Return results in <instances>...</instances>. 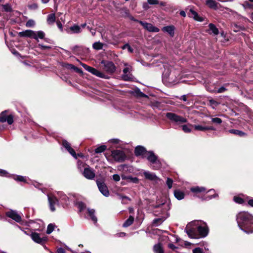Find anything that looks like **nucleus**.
Segmentation results:
<instances>
[{"instance_id": "4", "label": "nucleus", "mask_w": 253, "mask_h": 253, "mask_svg": "<svg viewBox=\"0 0 253 253\" xmlns=\"http://www.w3.org/2000/svg\"><path fill=\"white\" fill-rule=\"evenodd\" d=\"M19 35L22 37H30L33 38L38 41V39H43L45 36V34L42 31L37 32L32 30H25L19 33Z\"/></svg>"}, {"instance_id": "40", "label": "nucleus", "mask_w": 253, "mask_h": 253, "mask_svg": "<svg viewBox=\"0 0 253 253\" xmlns=\"http://www.w3.org/2000/svg\"><path fill=\"white\" fill-rule=\"evenodd\" d=\"M55 225L54 224L50 223L48 224L46 229V233L50 234L54 229Z\"/></svg>"}, {"instance_id": "60", "label": "nucleus", "mask_w": 253, "mask_h": 253, "mask_svg": "<svg viewBox=\"0 0 253 253\" xmlns=\"http://www.w3.org/2000/svg\"><path fill=\"white\" fill-rule=\"evenodd\" d=\"M57 253H65V250L62 248H59L57 250Z\"/></svg>"}, {"instance_id": "13", "label": "nucleus", "mask_w": 253, "mask_h": 253, "mask_svg": "<svg viewBox=\"0 0 253 253\" xmlns=\"http://www.w3.org/2000/svg\"><path fill=\"white\" fill-rule=\"evenodd\" d=\"M139 23L144 27V28L150 32L157 33L160 31L159 28L155 27L151 23H149L142 21H139Z\"/></svg>"}, {"instance_id": "64", "label": "nucleus", "mask_w": 253, "mask_h": 253, "mask_svg": "<svg viewBox=\"0 0 253 253\" xmlns=\"http://www.w3.org/2000/svg\"><path fill=\"white\" fill-rule=\"evenodd\" d=\"M248 204L251 206L253 207V200H250L248 201Z\"/></svg>"}, {"instance_id": "21", "label": "nucleus", "mask_w": 253, "mask_h": 253, "mask_svg": "<svg viewBox=\"0 0 253 253\" xmlns=\"http://www.w3.org/2000/svg\"><path fill=\"white\" fill-rule=\"evenodd\" d=\"M188 15L189 17L193 18L194 20L196 21L202 22L204 20L203 18L202 17H200L198 15V13L192 8L190 9Z\"/></svg>"}, {"instance_id": "19", "label": "nucleus", "mask_w": 253, "mask_h": 253, "mask_svg": "<svg viewBox=\"0 0 253 253\" xmlns=\"http://www.w3.org/2000/svg\"><path fill=\"white\" fill-rule=\"evenodd\" d=\"M206 4L210 8L216 10L219 8L220 5L214 0H206Z\"/></svg>"}, {"instance_id": "45", "label": "nucleus", "mask_w": 253, "mask_h": 253, "mask_svg": "<svg viewBox=\"0 0 253 253\" xmlns=\"http://www.w3.org/2000/svg\"><path fill=\"white\" fill-rule=\"evenodd\" d=\"M4 11L6 12H10L12 10L11 6L8 4L1 5Z\"/></svg>"}, {"instance_id": "36", "label": "nucleus", "mask_w": 253, "mask_h": 253, "mask_svg": "<svg viewBox=\"0 0 253 253\" xmlns=\"http://www.w3.org/2000/svg\"><path fill=\"white\" fill-rule=\"evenodd\" d=\"M229 132L240 136H243L245 134V133L242 131L234 129H230L229 130Z\"/></svg>"}, {"instance_id": "11", "label": "nucleus", "mask_w": 253, "mask_h": 253, "mask_svg": "<svg viewBox=\"0 0 253 253\" xmlns=\"http://www.w3.org/2000/svg\"><path fill=\"white\" fill-rule=\"evenodd\" d=\"M112 156L117 162H123L126 158L124 152L120 150H114L112 152Z\"/></svg>"}, {"instance_id": "23", "label": "nucleus", "mask_w": 253, "mask_h": 253, "mask_svg": "<svg viewBox=\"0 0 253 253\" xmlns=\"http://www.w3.org/2000/svg\"><path fill=\"white\" fill-rule=\"evenodd\" d=\"M174 30L175 27L172 25L165 26L162 28L163 32L168 33L171 37L174 36Z\"/></svg>"}, {"instance_id": "25", "label": "nucleus", "mask_w": 253, "mask_h": 253, "mask_svg": "<svg viewBox=\"0 0 253 253\" xmlns=\"http://www.w3.org/2000/svg\"><path fill=\"white\" fill-rule=\"evenodd\" d=\"M143 174L146 179L150 180H157L159 179L155 173L149 171H145Z\"/></svg>"}, {"instance_id": "17", "label": "nucleus", "mask_w": 253, "mask_h": 253, "mask_svg": "<svg viewBox=\"0 0 253 253\" xmlns=\"http://www.w3.org/2000/svg\"><path fill=\"white\" fill-rule=\"evenodd\" d=\"M31 236L34 242L39 244L44 243L47 241L46 237H41L40 234L36 232L32 233Z\"/></svg>"}, {"instance_id": "26", "label": "nucleus", "mask_w": 253, "mask_h": 253, "mask_svg": "<svg viewBox=\"0 0 253 253\" xmlns=\"http://www.w3.org/2000/svg\"><path fill=\"white\" fill-rule=\"evenodd\" d=\"M190 191L195 194H198L205 192L206 189L204 187L195 186L191 188Z\"/></svg>"}, {"instance_id": "58", "label": "nucleus", "mask_w": 253, "mask_h": 253, "mask_svg": "<svg viewBox=\"0 0 253 253\" xmlns=\"http://www.w3.org/2000/svg\"><path fill=\"white\" fill-rule=\"evenodd\" d=\"M226 90V89L225 88V87L221 86L218 89L217 92L218 93H222V92H224Z\"/></svg>"}, {"instance_id": "39", "label": "nucleus", "mask_w": 253, "mask_h": 253, "mask_svg": "<svg viewBox=\"0 0 253 253\" xmlns=\"http://www.w3.org/2000/svg\"><path fill=\"white\" fill-rule=\"evenodd\" d=\"M13 179L17 181L27 182L26 178L21 175H14Z\"/></svg>"}, {"instance_id": "22", "label": "nucleus", "mask_w": 253, "mask_h": 253, "mask_svg": "<svg viewBox=\"0 0 253 253\" xmlns=\"http://www.w3.org/2000/svg\"><path fill=\"white\" fill-rule=\"evenodd\" d=\"M209 29L207 32L209 34H212L214 36H216L219 34L218 29L216 28L214 24L210 23L209 25Z\"/></svg>"}, {"instance_id": "52", "label": "nucleus", "mask_w": 253, "mask_h": 253, "mask_svg": "<svg viewBox=\"0 0 253 253\" xmlns=\"http://www.w3.org/2000/svg\"><path fill=\"white\" fill-rule=\"evenodd\" d=\"M0 175L2 176H9V173L5 170L0 169Z\"/></svg>"}, {"instance_id": "34", "label": "nucleus", "mask_w": 253, "mask_h": 253, "mask_svg": "<svg viewBox=\"0 0 253 253\" xmlns=\"http://www.w3.org/2000/svg\"><path fill=\"white\" fill-rule=\"evenodd\" d=\"M56 20L55 14L54 13L49 14L47 16V22L49 24H53Z\"/></svg>"}, {"instance_id": "38", "label": "nucleus", "mask_w": 253, "mask_h": 253, "mask_svg": "<svg viewBox=\"0 0 253 253\" xmlns=\"http://www.w3.org/2000/svg\"><path fill=\"white\" fill-rule=\"evenodd\" d=\"M192 126L191 124L184 125L182 126V129L184 132L189 133L191 132V129L190 128V126Z\"/></svg>"}, {"instance_id": "41", "label": "nucleus", "mask_w": 253, "mask_h": 253, "mask_svg": "<svg viewBox=\"0 0 253 253\" xmlns=\"http://www.w3.org/2000/svg\"><path fill=\"white\" fill-rule=\"evenodd\" d=\"M106 149V146L105 145H101L95 149V153H100L104 152Z\"/></svg>"}, {"instance_id": "35", "label": "nucleus", "mask_w": 253, "mask_h": 253, "mask_svg": "<svg viewBox=\"0 0 253 253\" xmlns=\"http://www.w3.org/2000/svg\"><path fill=\"white\" fill-rule=\"evenodd\" d=\"M76 206L80 212H83L86 209V206L83 202H79L77 203Z\"/></svg>"}, {"instance_id": "43", "label": "nucleus", "mask_w": 253, "mask_h": 253, "mask_svg": "<svg viewBox=\"0 0 253 253\" xmlns=\"http://www.w3.org/2000/svg\"><path fill=\"white\" fill-rule=\"evenodd\" d=\"M60 20H61V21H60L59 20H57L56 21V24H57V26L58 27V28L61 31H62L63 30V26H62V24L61 22H63V23H64V22H65V18H64V17H61L60 18Z\"/></svg>"}, {"instance_id": "62", "label": "nucleus", "mask_w": 253, "mask_h": 253, "mask_svg": "<svg viewBox=\"0 0 253 253\" xmlns=\"http://www.w3.org/2000/svg\"><path fill=\"white\" fill-rule=\"evenodd\" d=\"M111 142L114 143H115V144H118L119 143L120 140L118 139H112L111 140Z\"/></svg>"}, {"instance_id": "29", "label": "nucleus", "mask_w": 253, "mask_h": 253, "mask_svg": "<svg viewBox=\"0 0 253 253\" xmlns=\"http://www.w3.org/2000/svg\"><path fill=\"white\" fill-rule=\"evenodd\" d=\"M134 217L132 215H130L128 219H127L124 223L123 226L124 227H127L131 225L134 221Z\"/></svg>"}, {"instance_id": "9", "label": "nucleus", "mask_w": 253, "mask_h": 253, "mask_svg": "<svg viewBox=\"0 0 253 253\" xmlns=\"http://www.w3.org/2000/svg\"><path fill=\"white\" fill-rule=\"evenodd\" d=\"M126 67L123 69V74L122 76V79L125 81H130L132 79V75L131 74V67L125 63Z\"/></svg>"}, {"instance_id": "10", "label": "nucleus", "mask_w": 253, "mask_h": 253, "mask_svg": "<svg viewBox=\"0 0 253 253\" xmlns=\"http://www.w3.org/2000/svg\"><path fill=\"white\" fill-rule=\"evenodd\" d=\"M96 184L100 192L105 197H108L109 192L104 182L102 180L97 179L96 180Z\"/></svg>"}, {"instance_id": "12", "label": "nucleus", "mask_w": 253, "mask_h": 253, "mask_svg": "<svg viewBox=\"0 0 253 253\" xmlns=\"http://www.w3.org/2000/svg\"><path fill=\"white\" fill-rule=\"evenodd\" d=\"M0 122L1 123H4L7 122L8 124L11 125L13 122V118L12 115H6V111H3L0 114Z\"/></svg>"}, {"instance_id": "5", "label": "nucleus", "mask_w": 253, "mask_h": 253, "mask_svg": "<svg viewBox=\"0 0 253 253\" xmlns=\"http://www.w3.org/2000/svg\"><path fill=\"white\" fill-rule=\"evenodd\" d=\"M144 157L151 163L153 169L157 170L161 168V162L158 159V157L155 155L153 151H147Z\"/></svg>"}, {"instance_id": "44", "label": "nucleus", "mask_w": 253, "mask_h": 253, "mask_svg": "<svg viewBox=\"0 0 253 253\" xmlns=\"http://www.w3.org/2000/svg\"><path fill=\"white\" fill-rule=\"evenodd\" d=\"M127 181L133 183H138L139 182V179L136 177H133L131 176H128Z\"/></svg>"}, {"instance_id": "33", "label": "nucleus", "mask_w": 253, "mask_h": 253, "mask_svg": "<svg viewBox=\"0 0 253 253\" xmlns=\"http://www.w3.org/2000/svg\"><path fill=\"white\" fill-rule=\"evenodd\" d=\"M57 194L60 200L63 202V203L66 204L68 200V197L61 192H59Z\"/></svg>"}, {"instance_id": "30", "label": "nucleus", "mask_w": 253, "mask_h": 253, "mask_svg": "<svg viewBox=\"0 0 253 253\" xmlns=\"http://www.w3.org/2000/svg\"><path fill=\"white\" fill-rule=\"evenodd\" d=\"M154 252L155 253H164V250L161 244H158L154 245L153 247Z\"/></svg>"}, {"instance_id": "6", "label": "nucleus", "mask_w": 253, "mask_h": 253, "mask_svg": "<svg viewBox=\"0 0 253 253\" xmlns=\"http://www.w3.org/2000/svg\"><path fill=\"white\" fill-rule=\"evenodd\" d=\"M101 64L103 65V70L109 75H113L116 70V66L112 61L102 60Z\"/></svg>"}, {"instance_id": "3", "label": "nucleus", "mask_w": 253, "mask_h": 253, "mask_svg": "<svg viewBox=\"0 0 253 253\" xmlns=\"http://www.w3.org/2000/svg\"><path fill=\"white\" fill-rule=\"evenodd\" d=\"M179 78V71L176 70H170L169 72L165 70L163 74V80L170 84L177 83Z\"/></svg>"}, {"instance_id": "42", "label": "nucleus", "mask_w": 253, "mask_h": 253, "mask_svg": "<svg viewBox=\"0 0 253 253\" xmlns=\"http://www.w3.org/2000/svg\"><path fill=\"white\" fill-rule=\"evenodd\" d=\"M209 104L212 108L215 109L219 105V103L215 100L211 99L209 100Z\"/></svg>"}, {"instance_id": "32", "label": "nucleus", "mask_w": 253, "mask_h": 253, "mask_svg": "<svg viewBox=\"0 0 253 253\" xmlns=\"http://www.w3.org/2000/svg\"><path fill=\"white\" fill-rule=\"evenodd\" d=\"M104 44L100 42H95L92 44V47L93 49L99 50L103 48Z\"/></svg>"}, {"instance_id": "63", "label": "nucleus", "mask_w": 253, "mask_h": 253, "mask_svg": "<svg viewBox=\"0 0 253 253\" xmlns=\"http://www.w3.org/2000/svg\"><path fill=\"white\" fill-rule=\"evenodd\" d=\"M180 15L183 17H185L186 16V13L183 10H181L180 11V13H179Z\"/></svg>"}, {"instance_id": "7", "label": "nucleus", "mask_w": 253, "mask_h": 253, "mask_svg": "<svg viewBox=\"0 0 253 253\" xmlns=\"http://www.w3.org/2000/svg\"><path fill=\"white\" fill-rule=\"evenodd\" d=\"M82 65L85 70L87 71L89 73H91L93 75L96 76L97 77L105 79H110L109 76L98 71V70L94 68L89 66L85 64H82Z\"/></svg>"}, {"instance_id": "59", "label": "nucleus", "mask_w": 253, "mask_h": 253, "mask_svg": "<svg viewBox=\"0 0 253 253\" xmlns=\"http://www.w3.org/2000/svg\"><path fill=\"white\" fill-rule=\"evenodd\" d=\"M168 247L169 249L172 250H175L176 249H177V248L176 247H175L173 244H169L168 245Z\"/></svg>"}, {"instance_id": "20", "label": "nucleus", "mask_w": 253, "mask_h": 253, "mask_svg": "<svg viewBox=\"0 0 253 253\" xmlns=\"http://www.w3.org/2000/svg\"><path fill=\"white\" fill-rule=\"evenodd\" d=\"M84 176L87 179H92L95 177V173L89 168H84L83 172Z\"/></svg>"}, {"instance_id": "37", "label": "nucleus", "mask_w": 253, "mask_h": 253, "mask_svg": "<svg viewBox=\"0 0 253 253\" xmlns=\"http://www.w3.org/2000/svg\"><path fill=\"white\" fill-rule=\"evenodd\" d=\"M70 30L74 33H79L81 32L82 31L81 27L77 25H74V26L71 27Z\"/></svg>"}, {"instance_id": "31", "label": "nucleus", "mask_w": 253, "mask_h": 253, "mask_svg": "<svg viewBox=\"0 0 253 253\" xmlns=\"http://www.w3.org/2000/svg\"><path fill=\"white\" fill-rule=\"evenodd\" d=\"M148 3L150 5H157L159 4L161 6H166V3L164 1H160L159 0H147Z\"/></svg>"}, {"instance_id": "27", "label": "nucleus", "mask_w": 253, "mask_h": 253, "mask_svg": "<svg viewBox=\"0 0 253 253\" xmlns=\"http://www.w3.org/2000/svg\"><path fill=\"white\" fill-rule=\"evenodd\" d=\"M87 212L88 213L89 216L90 217V219L92 220V221L94 223H96L97 221V217L95 216L94 213L95 211L93 209H87Z\"/></svg>"}, {"instance_id": "48", "label": "nucleus", "mask_w": 253, "mask_h": 253, "mask_svg": "<svg viewBox=\"0 0 253 253\" xmlns=\"http://www.w3.org/2000/svg\"><path fill=\"white\" fill-rule=\"evenodd\" d=\"M173 183V180L172 179L170 178H167V181H166V184L169 188V189H170L172 187Z\"/></svg>"}, {"instance_id": "28", "label": "nucleus", "mask_w": 253, "mask_h": 253, "mask_svg": "<svg viewBox=\"0 0 253 253\" xmlns=\"http://www.w3.org/2000/svg\"><path fill=\"white\" fill-rule=\"evenodd\" d=\"M174 197L178 200H181L184 198V193L179 190H174Z\"/></svg>"}, {"instance_id": "50", "label": "nucleus", "mask_w": 253, "mask_h": 253, "mask_svg": "<svg viewBox=\"0 0 253 253\" xmlns=\"http://www.w3.org/2000/svg\"><path fill=\"white\" fill-rule=\"evenodd\" d=\"M35 22L34 20H29L26 22V26L27 27H31L34 26L35 25Z\"/></svg>"}, {"instance_id": "1", "label": "nucleus", "mask_w": 253, "mask_h": 253, "mask_svg": "<svg viewBox=\"0 0 253 253\" xmlns=\"http://www.w3.org/2000/svg\"><path fill=\"white\" fill-rule=\"evenodd\" d=\"M185 230L190 238L195 239L205 237L209 232L207 224L201 220H195L189 223Z\"/></svg>"}, {"instance_id": "24", "label": "nucleus", "mask_w": 253, "mask_h": 253, "mask_svg": "<svg viewBox=\"0 0 253 253\" xmlns=\"http://www.w3.org/2000/svg\"><path fill=\"white\" fill-rule=\"evenodd\" d=\"M147 151L144 147L141 146H137L136 147L134 153L136 156L145 155Z\"/></svg>"}, {"instance_id": "57", "label": "nucleus", "mask_w": 253, "mask_h": 253, "mask_svg": "<svg viewBox=\"0 0 253 253\" xmlns=\"http://www.w3.org/2000/svg\"><path fill=\"white\" fill-rule=\"evenodd\" d=\"M149 3L148 2H144L142 4V7L145 10H147L150 8Z\"/></svg>"}, {"instance_id": "54", "label": "nucleus", "mask_w": 253, "mask_h": 253, "mask_svg": "<svg viewBox=\"0 0 253 253\" xmlns=\"http://www.w3.org/2000/svg\"><path fill=\"white\" fill-rule=\"evenodd\" d=\"M193 253H203V250L200 248H196L192 251Z\"/></svg>"}, {"instance_id": "53", "label": "nucleus", "mask_w": 253, "mask_h": 253, "mask_svg": "<svg viewBox=\"0 0 253 253\" xmlns=\"http://www.w3.org/2000/svg\"><path fill=\"white\" fill-rule=\"evenodd\" d=\"M29 8L31 9L35 10L37 9L38 7V5L36 3H33L30 4L29 6Z\"/></svg>"}, {"instance_id": "14", "label": "nucleus", "mask_w": 253, "mask_h": 253, "mask_svg": "<svg viewBox=\"0 0 253 253\" xmlns=\"http://www.w3.org/2000/svg\"><path fill=\"white\" fill-rule=\"evenodd\" d=\"M6 215L17 222H20L22 220L21 216L15 211L10 210L6 212Z\"/></svg>"}, {"instance_id": "47", "label": "nucleus", "mask_w": 253, "mask_h": 253, "mask_svg": "<svg viewBox=\"0 0 253 253\" xmlns=\"http://www.w3.org/2000/svg\"><path fill=\"white\" fill-rule=\"evenodd\" d=\"M126 48L127 49L128 51L130 53H132L133 52V48L130 47L128 43L125 44L122 47V49H125Z\"/></svg>"}, {"instance_id": "2", "label": "nucleus", "mask_w": 253, "mask_h": 253, "mask_svg": "<svg viewBox=\"0 0 253 253\" xmlns=\"http://www.w3.org/2000/svg\"><path fill=\"white\" fill-rule=\"evenodd\" d=\"M240 229L247 234L253 233V216L248 212L241 211L236 215Z\"/></svg>"}, {"instance_id": "8", "label": "nucleus", "mask_w": 253, "mask_h": 253, "mask_svg": "<svg viewBox=\"0 0 253 253\" xmlns=\"http://www.w3.org/2000/svg\"><path fill=\"white\" fill-rule=\"evenodd\" d=\"M166 117L171 122L177 124H180L187 122V119L175 113L169 112L166 113Z\"/></svg>"}, {"instance_id": "18", "label": "nucleus", "mask_w": 253, "mask_h": 253, "mask_svg": "<svg viewBox=\"0 0 253 253\" xmlns=\"http://www.w3.org/2000/svg\"><path fill=\"white\" fill-rule=\"evenodd\" d=\"M63 146L70 153V154L75 159H77V155L74 150L71 147L70 144L66 140H63Z\"/></svg>"}, {"instance_id": "15", "label": "nucleus", "mask_w": 253, "mask_h": 253, "mask_svg": "<svg viewBox=\"0 0 253 253\" xmlns=\"http://www.w3.org/2000/svg\"><path fill=\"white\" fill-rule=\"evenodd\" d=\"M48 201L49 208L52 211H55V206L58 204V200L56 197L53 195H48Z\"/></svg>"}, {"instance_id": "46", "label": "nucleus", "mask_w": 253, "mask_h": 253, "mask_svg": "<svg viewBox=\"0 0 253 253\" xmlns=\"http://www.w3.org/2000/svg\"><path fill=\"white\" fill-rule=\"evenodd\" d=\"M211 122L214 124L219 125L222 123V121L219 118H211Z\"/></svg>"}, {"instance_id": "56", "label": "nucleus", "mask_w": 253, "mask_h": 253, "mask_svg": "<svg viewBox=\"0 0 253 253\" xmlns=\"http://www.w3.org/2000/svg\"><path fill=\"white\" fill-rule=\"evenodd\" d=\"M38 46L40 47L42 50L48 49H50L51 48V46L44 45H43L42 44H39Z\"/></svg>"}, {"instance_id": "51", "label": "nucleus", "mask_w": 253, "mask_h": 253, "mask_svg": "<svg viewBox=\"0 0 253 253\" xmlns=\"http://www.w3.org/2000/svg\"><path fill=\"white\" fill-rule=\"evenodd\" d=\"M234 201L238 204H242L244 202V200L242 198L237 196L234 197Z\"/></svg>"}, {"instance_id": "55", "label": "nucleus", "mask_w": 253, "mask_h": 253, "mask_svg": "<svg viewBox=\"0 0 253 253\" xmlns=\"http://www.w3.org/2000/svg\"><path fill=\"white\" fill-rule=\"evenodd\" d=\"M112 178L115 181L118 182L120 180V176L117 174H115L112 175Z\"/></svg>"}, {"instance_id": "61", "label": "nucleus", "mask_w": 253, "mask_h": 253, "mask_svg": "<svg viewBox=\"0 0 253 253\" xmlns=\"http://www.w3.org/2000/svg\"><path fill=\"white\" fill-rule=\"evenodd\" d=\"M128 18L132 21H135V22H137L139 23V21H140L139 20H137L135 18H134L131 15H128Z\"/></svg>"}, {"instance_id": "49", "label": "nucleus", "mask_w": 253, "mask_h": 253, "mask_svg": "<svg viewBox=\"0 0 253 253\" xmlns=\"http://www.w3.org/2000/svg\"><path fill=\"white\" fill-rule=\"evenodd\" d=\"M163 221V220L162 218H155V219H154L153 223L154 224L157 226L159 224L162 223Z\"/></svg>"}, {"instance_id": "16", "label": "nucleus", "mask_w": 253, "mask_h": 253, "mask_svg": "<svg viewBox=\"0 0 253 253\" xmlns=\"http://www.w3.org/2000/svg\"><path fill=\"white\" fill-rule=\"evenodd\" d=\"M192 127L195 130L200 131H206L207 130H215V128L211 126H205L202 125L200 124L198 125H194L192 126Z\"/></svg>"}]
</instances>
